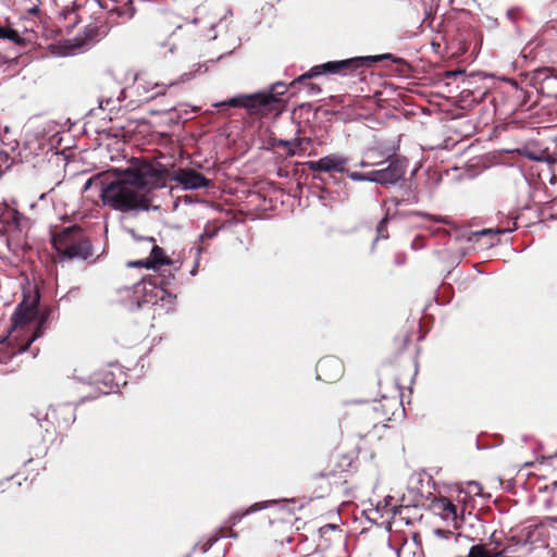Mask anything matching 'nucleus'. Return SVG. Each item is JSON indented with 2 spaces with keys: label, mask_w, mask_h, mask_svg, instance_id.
Returning <instances> with one entry per match:
<instances>
[{
  "label": "nucleus",
  "mask_w": 557,
  "mask_h": 557,
  "mask_svg": "<svg viewBox=\"0 0 557 557\" xmlns=\"http://www.w3.org/2000/svg\"><path fill=\"white\" fill-rule=\"evenodd\" d=\"M166 174L161 164L135 161L112 181H109V172L91 176L84 184V190L97 187L103 205L123 213L148 211L153 191L166 186Z\"/></svg>",
  "instance_id": "obj_1"
},
{
  "label": "nucleus",
  "mask_w": 557,
  "mask_h": 557,
  "mask_svg": "<svg viewBox=\"0 0 557 557\" xmlns=\"http://www.w3.org/2000/svg\"><path fill=\"white\" fill-rule=\"evenodd\" d=\"M53 248L63 259L86 260L92 256V246L77 225L69 226L52 235Z\"/></svg>",
  "instance_id": "obj_2"
},
{
  "label": "nucleus",
  "mask_w": 557,
  "mask_h": 557,
  "mask_svg": "<svg viewBox=\"0 0 557 557\" xmlns=\"http://www.w3.org/2000/svg\"><path fill=\"white\" fill-rule=\"evenodd\" d=\"M381 60H392L394 63H398L400 61V59L394 57L391 53L371 57H356L341 61H330L311 67L309 72L294 79L289 86H295L296 84L304 83L307 79L320 76L325 73L346 75L350 71L363 67L367 64L375 63Z\"/></svg>",
  "instance_id": "obj_3"
},
{
  "label": "nucleus",
  "mask_w": 557,
  "mask_h": 557,
  "mask_svg": "<svg viewBox=\"0 0 557 557\" xmlns=\"http://www.w3.org/2000/svg\"><path fill=\"white\" fill-rule=\"evenodd\" d=\"M173 278L174 276L171 273L169 276L157 274L144 277L138 282L134 287L135 295L140 296V299L137 301L138 307L143 305H157L160 301L173 305L176 296L165 289V285Z\"/></svg>",
  "instance_id": "obj_4"
},
{
  "label": "nucleus",
  "mask_w": 557,
  "mask_h": 557,
  "mask_svg": "<svg viewBox=\"0 0 557 557\" xmlns=\"http://www.w3.org/2000/svg\"><path fill=\"white\" fill-rule=\"evenodd\" d=\"M73 380L98 391L96 394L83 396L82 400L95 399L100 394H108L109 392H100V385L109 387L110 389L119 386L112 372H95L92 374L85 375L82 369H75Z\"/></svg>",
  "instance_id": "obj_5"
},
{
  "label": "nucleus",
  "mask_w": 557,
  "mask_h": 557,
  "mask_svg": "<svg viewBox=\"0 0 557 557\" xmlns=\"http://www.w3.org/2000/svg\"><path fill=\"white\" fill-rule=\"evenodd\" d=\"M347 158L338 154L331 153L318 160L309 161L308 168L312 172H338L342 174L348 173Z\"/></svg>",
  "instance_id": "obj_6"
},
{
  "label": "nucleus",
  "mask_w": 557,
  "mask_h": 557,
  "mask_svg": "<svg viewBox=\"0 0 557 557\" xmlns=\"http://www.w3.org/2000/svg\"><path fill=\"white\" fill-rule=\"evenodd\" d=\"M406 169L401 161L393 159L387 166L372 171V183L381 185H394L405 175Z\"/></svg>",
  "instance_id": "obj_7"
},
{
  "label": "nucleus",
  "mask_w": 557,
  "mask_h": 557,
  "mask_svg": "<svg viewBox=\"0 0 557 557\" xmlns=\"http://www.w3.org/2000/svg\"><path fill=\"white\" fill-rule=\"evenodd\" d=\"M172 178L185 190L199 189L210 185V181L194 169H178Z\"/></svg>",
  "instance_id": "obj_8"
},
{
  "label": "nucleus",
  "mask_w": 557,
  "mask_h": 557,
  "mask_svg": "<svg viewBox=\"0 0 557 557\" xmlns=\"http://www.w3.org/2000/svg\"><path fill=\"white\" fill-rule=\"evenodd\" d=\"M269 97L262 96V95H238L236 97H233L228 100L218 102L214 104V107H231V108H245L247 109L251 114L257 113L260 111V106L262 103H265Z\"/></svg>",
  "instance_id": "obj_9"
},
{
  "label": "nucleus",
  "mask_w": 557,
  "mask_h": 557,
  "mask_svg": "<svg viewBox=\"0 0 557 557\" xmlns=\"http://www.w3.org/2000/svg\"><path fill=\"white\" fill-rule=\"evenodd\" d=\"M344 372L342 361L336 357H324L317 364V375L319 380L324 382H333L338 380Z\"/></svg>",
  "instance_id": "obj_10"
},
{
  "label": "nucleus",
  "mask_w": 557,
  "mask_h": 557,
  "mask_svg": "<svg viewBox=\"0 0 557 557\" xmlns=\"http://www.w3.org/2000/svg\"><path fill=\"white\" fill-rule=\"evenodd\" d=\"M0 221L8 225L12 232L21 233L29 226V219L8 203H4V209L0 213Z\"/></svg>",
  "instance_id": "obj_11"
},
{
  "label": "nucleus",
  "mask_w": 557,
  "mask_h": 557,
  "mask_svg": "<svg viewBox=\"0 0 557 557\" xmlns=\"http://www.w3.org/2000/svg\"><path fill=\"white\" fill-rule=\"evenodd\" d=\"M288 86L283 82H276L271 85L269 91L256 92V95H262L269 97L265 103L260 106L261 112H271L275 109V104L280 102V96L286 94Z\"/></svg>",
  "instance_id": "obj_12"
},
{
  "label": "nucleus",
  "mask_w": 557,
  "mask_h": 557,
  "mask_svg": "<svg viewBox=\"0 0 557 557\" xmlns=\"http://www.w3.org/2000/svg\"><path fill=\"white\" fill-rule=\"evenodd\" d=\"M135 89L138 96L143 97L145 100H150L160 95H164L166 85H160L158 83H151L143 78H136Z\"/></svg>",
  "instance_id": "obj_13"
},
{
  "label": "nucleus",
  "mask_w": 557,
  "mask_h": 557,
  "mask_svg": "<svg viewBox=\"0 0 557 557\" xmlns=\"http://www.w3.org/2000/svg\"><path fill=\"white\" fill-rule=\"evenodd\" d=\"M434 508L437 510L438 516L445 521H451L455 528H459V519L457 506L454 505L448 498L443 497L434 503Z\"/></svg>",
  "instance_id": "obj_14"
},
{
  "label": "nucleus",
  "mask_w": 557,
  "mask_h": 557,
  "mask_svg": "<svg viewBox=\"0 0 557 557\" xmlns=\"http://www.w3.org/2000/svg\"><path fill=\"white\" fill-rule=\"evenodd\" d=\"M146 240L149 243H153L150 256L145 261L134 262L133 263L134 265H145L147 268H156L157 265L171 263L169 258L164 257L163 249L160 248L159 246L154 245L153 237H147Z\"/></svg>",
  "instance_id": "obj_15"
},
{
  "label": "nucleus",
  "mask_w": 557,
  "mask_h": 557,
  "mask_svg": "<svg viewBox=\"0 0 557 557\" xmlns=\"http://www.w3.org/2000/svg\"><path fill=\"white\" fill-rule=\"evenodd\" d=\"M34 317V308L20 304L11 317L12 330L24 327L25 325L33 321Z\"/></svg>",
  "instance_id": "obj_16"
},
{
  "label": "nucleus",
  "mask_w": 557,
  "mask_h": 557,
  "mask_svg": "<svg viewBox=\"0 0 557 557\" xmlns=\"http://www.w3.org/2000/svg\"><path fill=\"white\" fill-rule=\"evenodd\" d=\"M513 228H500V227L483 228V230H480L476 232H472L471 236L469 237V240H472V238H474V237L488 236L490 240L486 243V246L494 247L499 242V239L497 237L498 235L511 232Z\"/></svg>",
  "instance_id": "obj_17"
},
{
  "label": "nucleus",
  "mask_w": 557,
  "mask_h": 557,
  "mask_svg": "<svg viewBox=\"0 0 557 557\" xmlns=\"http://www.w3.org/2000/svg\"><path fill=\"white\" fill-rule=\"evenodd\" d=\"M470 557H503V550L492 546V542L471 546Z\"/></svg>",
  "instance_id": "obj_18"
},
{
  "label": "nucleus",
  "mask_w": 557,
  "mask_h": 557,
  "mask_svg": "<svg viewBox=\"0 0 557 557\" xmlns=\"http://www.w3.org/2000/svg\"><path fill=\"white\" fill-rule=\"evenodd\" d=\"M276 503V500H268L262 503H255L250 507H248L244 511H235L228 518V523L231 525L237 524L245 516L250 515L252 512L259 511L261 509L268 508L271 504Z\"/></svg>",
  "instance_id": "obj_19"
},
{
  "label": "nucleus",
  "mask_w": 557,
  "mask_h": 557,
  "mask_svg": "<svg viewBox=\"0 0 557 557\" xmlns=\"http://www.w3.org/2000/svg\"><path fill=\"white\" fill-rule=\"evenodd\" d=\"M59 413L64 416L63 423L66 426L75 421L74 409L69 404L59 406L58 408H50L47 412V417L57 419Z\"/></svg>",
  "instance_id": "obj_20"
},
{
  "label": "nucleus",
  "mask_w": 557,
  "mask_h": 557,
  "mask_svg": "<svg viewBox=\"0 0 557 557\" xmlns=\"http://www.w3.org/2000/svg\"><path fill=\"white\" fill-rule=\"evenodd\" d=\"M124 95V90H120V95L116 98L101 96L99 98V108L102 110L112 111L121 102V97Z\"/></svg>",
  "instance_id": "obj_21"
},
{
  "label": "nucleus",
  "mask_w": 557,
  "mask_h": 557,
  "mask_svg": "<svg viewBox=\"0 0 557 557\" xmlns=\"http://www.w3.org/2000/svg\"><path fill=\"white\" fill-rule=\"evenodd\" d=\"M0 39L10 40L15 45H22L24 42L23 38L15 29L5 28L3 26H0Z\"/></svg>",
  "instance_id": "obj_22"
},
{
  "label": "nucleus",
  "mask_w": 557,
  "mask_h": 557,
  "mask_svg": "<svg viewBox=\"0 0 557 557\" xmlns=\"http://www.w3.org/2000/svg\"><path fill=\"white\" fill-rule=\"evenodd\" d=\"M354 182H371L372 183V171L368 173L351 172L345 173Z\"/></svg>",
  "instance_id": "obj_23"
},
{
  "label": "nucleus",
  "mask_w": 557,
  "mask_h": 557,
  "mask_svg": "<svg viewBox=\"0 0 557 557\" xmlns=\"http://www.w3.org/2000/svg\"><path fill=\"white\" fill-rule=\"evenodd\" d=\"M411 214L429 219L430 221H433L435 223L448 224V222H449L447 216L433 215V214L425 213V212H422V211H413Z\"/></svg>",
  "instance_id": "obj_24"
},
{
  "label": "nucleus",
  "mask_w": 557,
  "mask_h": 557,
  "mask_svg": "<svg viewBox=\"0 0 557 557\" xmlns=\"http://www.w3.org/2000/svg\"><path fill=\"white\" fill-rule=\"evenodd\" d=\"M196 66H197L196 70H194L193 72L182 74L180 77V82H182V83L188 82L189 79L195 77L196 73L208 71L207 63H202V64L199 63Z\"/></svg>",
  "instance_id": "obj_25"
},
{
  "label": "nucleus",
  "mask_w": 557,
  "mask_h": 557,
  "mask_svg": "<svg viewBox=\"0 0 557 557\" xmlns=\"http://www.w3.org/2000/svg\"><path fill=\"white\" fill-rule=\"evenodd\" d=\"M386 405L377 404L372 406V410L375 413L376 418H384L388 414V410Z\"/></svg>",
  "instance_id": "obj_26"
},
{
  "label": "nucleus",
  "mask_w": 557,
  "mask_h": 557,
  "mask_svg": "<svg viewBox=\"0 0 557 557\" xmlns=\"http://www.w3.org/2000/svg\"><path fill=\"white\" fill-rule=\"evenodd\" d=\"M42 335V330H41V325H38L36 327V330L34 331L33 335L29 337V339L27 341L25 347L23 350H27L28 347L32 345L33 342H35L38 337H40Z\"/></svg>",
  "instance_id": "obj_27"
},
{
  "label": "nucleus",
  "mask_w": 557,
  "mask_h": 557,
  "mask_svg": "<svg viewBox=\"0 0 557 557\" xmlns=\"http://www.w3.org/2000/svg\"><path fill=\"white\" fill-rule=\"evenodd\" d=\"M219 540V536L209 537L200 547L202 553H207Z\"/></svg>",
  "instance_id": "obj_28"
},
{
  "label": "nucleus",
  "mask_w": 557,
  "mask_h": 557,
  "mask_svg": "<svg viewBox=\"0 0 557 557\" xmlns=\"http://www.w3.org/2000/svg\"><path fill=\"white\" fill-rule=\"evenodd\" d=\"M386 223H387V219L384 218L377 225V234H379V237H382V238H386L387 235L385 234L386 233Z\"/></svg>",
  "instance_id": "obj_29"
},
{
  "label": "nucleus",
  "mask_w": 557,
  "mask_h": 557,
  "mask_svg": "<svg viewBox=\"0 0 557 557\" xmlns=\"http://www.w3.org/2000/svg\"><path fill=\"white\" fill-rule=\"evenodd\" d=\"M306 88L309 95L314 96L321 92V87L313 83H307Z\"/></svg>",
  "instance_id": "obj_30"
},
{
  "label": "nucleus",
  "mask_w": 557,
  "mask_h": 557,
  "mask_svg": "<svg viewBox=\"0 0 557 557\" xmlns=\"http://www.w3.org/2000/svg\"><path fill=\"white\" fill-rule=\"evenodd\" d=\"M79 296V288L78 287H73L71 288L65 296H63L61 298V300H70L71 298L73 297H78Z\"/></svg>",
  "instance_id": "obj_31"
},
{
  "label": "nucleus",
  "mask_w": 557,
  "mask_h": 557,
  "mask_svg": "<svg viewBox=\"0 0 557 557\" xmlns=\"http://www.w3.org/2000/svg\"><path fill=\"white\" fill-rule=\"evenodd\" d=\"M381 162H368L366 160H361L359 162V166L360 168H369V166H373V165H376V164H380Z\"/></svg>",
  "instance_id": "obj_32"
},
{
  "label": "nucleus",
  "mask_w": 557,
  "mask_h": 557,
  "mask_svg": "<svg viewBox=\"0 0 557 557\" xmlns=\"http://www.w3.org/2000/svg\"><path fill=\"white\" fill-rule=\"evenodd\" d=\"M10 232H12V231L8 227V225H5L4 223H2L0 221V236H3V235H5L7 233H10Z\"/></svg>",
  "instance_id": "obj_33"
},
{
  "label": "nucleus",
  "mask_w": 557,
  "mask_h": 557,
  "mask_svg": "<svg viewBox=\"0 0 557 557\" xmlns=\"http://www.w3.org/2000/svg\"><path fill=\"white\" fill-rule=\"evenodd\" d=\"M97 28L96 27H87L86 28V36L88 38H92V35L96 33Z\"/></svg>",
  "instance_id": "obj_34"
},
{
  "label": "nucleus",
  "mask_w": 557,
  "mask_h": 557,
  "mask_svg": "<svg viewBox=\"0 0 557 557\" xmlns=\"http://www.w3.org/2000/svg\"><path fill=\"white\" fill-rule=\"evenodd\" d=\"M213 236H214V233H208L207 231H205L202 234L199 235V239L203 240L205 238H211Z\"/></svg>",
  "instance_id": "obj_35"
},
{
  "label": "nucleus",
  "mask_w": 557,
  "mask_h": 557,
  "mask_svg": "<svg viewBox=\"0 0 557 557\" xmlns=\"http://www.w3.org/2000/svg\"><path fill=\"white\" fill-rule=\"evenodd\" d=\"M404 201H405L404 199H401V200L396 199V198H395V199H393V202H394V205H395L396 207L400 206Z\"/></svg>",
  "instance_id": "obj_36"
},
{
  "label": "nucleus",
  "mask_w": 557,
  "mask_h": 557,
  "mask_svg": "<svg viewBox=\"0 0 557 557\" xmlns=\"http://www.w3.org/2000/svg\"><path fill=\"white\" fill-rule=\"evenodd\" d=\"M169 51H170V53H174V51H175V46H174V45H170V46H169Z\"/></svg>",
  "instance_id": "obj_37"
},
{
  "label": "nucleus",
  "mask_w": 557,
  "mask_h": 557,
  "mask_svg": "<svg viewBox=\"0 0 557 557\" xmlns=\"http://www.w3.org/2000/svg\"><path fill=\"white\" fill-rule=\"evenodd\" d=\"M396 262H397L398 264L404 263V258L398 257V258H397V260H396Z\"/></svg>",
  "instance_id": "obj_38"
},
{
  "label": "nucleus",
  "mask_w": 557,
  "mask_h": 557,
  "mask_svg": "<svg viewBox=\"0 0 557 557\" xmlns=\"http://www.w3.org/2000/svg\"><path fill=\"white\" fill-rule=\"evenodd\" d=\"M37 11H38V9L36 7L30 10L32 13H35Z\"/></svg>",
  "instance_id": "obj_39"
},
{
  "label": "nucleus",
  "mask_w": 557,
  "mask_h": 557,
  "mask_svg": "<svg viewBox=\"0 0 557 557\" xmlns=\"http://www.w3.org/2000/svg\"><path fill=\"white\" fill-rule=\"evenodd\" d=\"M471 485H473V486H475V487H478V488H479V484H478V483H475V482H472V483H471Z\"/></svg>",
  "instance_id": "obj_40"
},
{
  "label": "nucleus",
  "mask_w": 557,
  "mask_h": 557,
  "mask_svg": "<svg viewBox=\"0 0 557 557\" xmlns=\"http://www.w3.org/2000/svg\"><path fill=\"white\" fill-rule=\"evenodd\" d=\"M228 536H231V537H236V536H237V534H236V533H232V534H230Z\"/></svg>",
  "instance_id": "obj_41"
},
{
  "label": "nucleus",
  "mask_w": 557,
  "mask_h": 557,
  "mask_svg": "<svg viewBox=\"0 0 557 557\" xmlns=\"http://www.w3.org/2000/svg\"><path fill=\"white\" fill-rule=\"evenodd\" d=\"M418 199L416 197L412 198V202H417Z\"/></svg>",
  "instance_id": "obj_42"
}]
</instances>
